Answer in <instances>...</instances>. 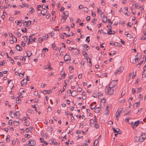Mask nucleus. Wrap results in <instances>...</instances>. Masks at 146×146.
<instances>
[{
    "mask_svg": "<svg viewBox=\"0 0 146 146\" xmlns=\"http://www.w3.org/2000/svg\"><path fill=\"white\" fill-rule=\"evenodd\" d=\"M114 82V81H112L110 84L109 86H106L105 88V92L106 94L108 95H112L114 93L113 89L112 88L111 84L113 83Z\"/></svg>",
    "mask_w": 146,
    "mask_h": 146,
    "instance_id": "f257e3e1",
    "label": "nucleus"
},
{
    "mask_svg": "<svg viewBox=\"0 0 146 146\" xmlns=\"http://www.w3.org/2000/svg\"><path fill=\"white\" fill-rule=\"evenodd\" d=\"M143 135H142L139 137H135L136 141H137L139 142H141L143 141L146 138L145 137H143Z\"/></svg>",
    "mask_w": 146,
    "mask_h": 146,
    "instance_id": "f03ea898",
    "label": "nucleus"
},
{
    "mask_svg": "<svg viewBox=\"0 0 146 146\" xmlns=\"http://www.w3.org/2000/svg\"><path fill=\"white\" fill-rule=\"evenodd\" d=\"M124 111L122 108H120L116 113V116L117 117H119L120 114L123 113Z\"/></svg>",
    "mask_w": 146,
    "mask_h": 146,
    "instance_id": "7ed1b4c3",
    "label": "nucleus"
},
{
    "mask_svg": "<svg viewBox=\"0 0 146 146\" xmlns=\"http://www.w3.org/2000/svg\"><path fill=\"white\" fill-rule=\"evenodd\" d=\"M141 57V55L139 53H138L136 56L135 58V61H133V64H135L139 61V59H140Z\"/></svg>",
    "mask_w": 146,
    "mask_h": 146,
    "instance_id": "20e7f679",
    "label": "nucleus"
},
{
    "mask_svg": "<svg viewBox=\"0 0 146 146\" xmlns=\"http://www.w3.org/2000/svg\"><path fill=\"white\" fill-rule=\"evenodd\" d=\"M64 61L67 62V63H69L70 62V56L67 54H66L64 57Z\"/></svg>",
    "mask_w": 146,
    "mask_h": 146,
    "instance_id": "39448f33",
    "label": "nucleus"
},
{
    "mask_svg": "<svg viewBox=\"0 0 146 146\" xmlns=\"http://www.w3.org/2000/svg\"><path fill=\"white\" fill-rule=\"evenodd\" d=\"M36 144V141L33 139H30L29 142V145L30 146H34Z\"/></svg>",
    "mask_w": 146,
    "mask_h": 146,
    "instance_id": "423d86ee",
    "label": "nucleus"
},
{
    "mask_svg": "<svg viewBox=\"0 0 146 146\" xmlns=\"http://www.w3.org/2000/svg\"><path fill=\"white\" fill-rule=\"evenodd\" d=\"M68 16V15H66V14L65 13H63V15L62 16V21H63V22L65 21L66 20V19L67 18Z\"/></svg>",
    "mask_w": 146,
    "mask_h": 146,
    "instance_id": "0eeeda50",
    "label": "nucleus"
},
{
    "mask_svg": "<svg viewBox=\"0 0 146 146\" xmlns=\"http://www.w3.org/2000/svg\"><path fill=\"white\" fill-rule=\"evenodd\" d=\"M124 69V67L123 66H121L117 70H116L115 74L117 73L119 74L121 72H122Z\"/></svg>",
    "mask_w": 146,
    "mask_h": 146,
    "instance_id": "6e6552de",
    "label": "nucleus"
},
{
    "mask_svg": "<svg viewBox=\"0 0 146 146\" xmlns=\"http://www.w3.org/2000/svg\"><path fill=\"white\" fill-rule=\"evenodd\" d=\"M90 106L91 107L90 108L92 110L96 106V102H94L90 105Z\"/></svg>",
    "mask_w": 146,
    "mask_h": 146,
    "instance_id": "1a4fd4ad",
    "label": "nucleus"
},
{
    "mask_svg": "<svg viewBox=\"0 0 146 146\" xmlns=\"http://www.w3.org/2000/svg\"><path fill=\"white\" fill-rule=\"evenodd\" d=\"M113 129L114 133H117V134H121L119 132L120 131V130L119 129L116 128V129H115L114 128H113Z\"/></svg>",
    "mask_w": 146,
    "mask_h": 146,
    "instance_id": "9d476101",
    "label": "nucleus"
},
{
    "mask_svg": "<svg viewBox=\"0 0 146 146\" xmlns=\"http://www.w3.org/2000/svg\"><path fill=\"white\" fill-rule=\"evenodd\" d=\"M27 83V81L23 79L21 82V85L22 86H23L25 85Z\"/></svg>",
    "mask_w": 146,
    "mask_h": 146,
    "instance_id": "9b49d317",
    "label": "nucleus"
},
{
    "mask_svg": "<svg viewBox=\"0 0 146 146\" xmlns=\"http://www.w3.org/2000/svg\"><path fill=\"white\" fill-rule=\"evenodd\" d=\"M16 48L19 51H21L22 50V48L21 47L19 44H17L16 46Z\"/></svg>",
    "mask_w": 146,
    "mask_h": 146,
    "instance_id": "f8f14e48",
    "label": "nucleus"
},
{
    "mask_svg": "<svg viewBox=\"0 0 146 146\" xmlns=\"http://www.w3.org/2000/svg\"><path fill=\"white\" fill-rule=\"evenodd\" d=\"M47 12V10L46 9H44L41 11V13L43 15H45Z\"/></svg>",
    "mask_w": 146,
    "mask_h": 146,
    "instance_id": "ddd939ff",
    "label": "nucleus"
},
{
    "mask_svg": "<svg viewBox=\"0 0 146 146\" xmlns=\"http://www.w3.org/2000/svg\"><path fill=\"white\" fill-rule=\"evenodd\" d=\"M100 110V108L99 107L96 108L94 109V111L96 113H98Z\"/></svg>",
    "mask_w": 146,
    "mask_h": 146,
    "instance_id": "4468645a",
    "label": "nucleus"
},
{
    "mask_svg": "<svg viewBox=\"0 0 146 146\" xmlns=\"http://www.w3.org/2000/svg\"><path fill=\"white\" fill-rule=\"evenodd\" d=\"M72 93V94L71 96L73 97H75L77 95V92L76 91H73Z\"/></svg>",
    "mask_w": 146,
    "mask_h": 146,
    "instance_id": "2eb2a0df",
    "label": "nucleus"
},
{
    "mask_svg": "<svg viewBox=\"0 0 146 146\" xmlns=\"http://www.w3.org/2000/svg\"><path fill=\"white\" fill-rule=\"evenodd\" d=\"M51 92L50 90H44L43 91V93L44 94L47 93L49 94L50 93H51Z\"/></svg>",
    "mask_w": 146,
    "mask_h": 146,
    "instance_id": "dca6fc26",
    "label": "nucleus"
},
{
    "mask_svg": "<svg viewBox=\"0 0 146 146\" xmlns=\"http://www.w3.org/2000/svg\"><path fill=\"white\" fill-rule=\"evenodd\" d=\"M9 114L12 117H15V114L13 113L12 111H10Z\"/></svg>",
    "mask_w": 146,
    "mask_h": 146,
    "instance_id": "f3484780",
    "label": "nucleus"
},
{
    "mask_svg": "<svg viewBox=\"0 0 146 146\" xmlns=\"http://www.w3.org/2000/svg\"><path fill=\"white\" fill-rule=\"evenodd\" d=\"M27 56L29 57L32 54L31 51L29 50L27 51Z\"/></svg>",
    "mask_w": 146,
    "mask_h": 146,
    "instance_id": "a211bd4d",
    "label": "nucleus"
},
{
    "mask_svg": "<svg viewBox=\"0 0 146 146\" xmlns=\"http://www.w3.org/2000/svg\"><path fill=\"white\" fill-rule=\"evenodd\" d=\"M21 102V100L19 98V97H18L16 100V103L19 104Z\"/></svg>",
    "mask_w": 146,
    "mask_h": 146,
    "instance_id": "6ab92c4d",
    "label": "nucleus"
},
{
    "mask_svg": "<svg viewBox=\"0 0 146 146\" xmlns=\"http://www.w3.org/2000/svg\"><path fill=\"white\" fill-rule=\"evenodd\" d=\"M25 23H26V25L27 26H29L31 24V21H25Z\"/></svg>",
    "mask_w": 146,
    "mask_h": 146,
    "instance_id": "aec40b11",
    "label": "nucleus"
},
{
    "mask_svg": "<svg viewBox=\"0 0 146 146\" xmlns=\"http://www.w3.org/2000/svg\"><path fill=\"white\" fill-rule=\"evenodd\" d=\"M134 5L135 6V8L136 9H138L139 8H140L141 7H140V5L138 4V5H137V3H135L134 4Z\"/></svg>",
    "mask_w": 146,
    "mask_h": 146,
    "instance_id": "412c9836",
    "label": "nucleus"
},
{
    "mask_svg": "<svg viewBox=\"0 0 146 146\" xmlns=\"http://www.w3.org/2000/svg\"><path fill=\"white\" fill-rule=\"evenodd\" d=\"M13 124L14 125L17 126L19 125V123L18 121H15L13 122Z\"/></svg>",
    "mask_w": 146,
    "mask_h": 146,
    "instance_id": "4be33fe9",
    "label": "nucleus"
},
{
    "mask_svg": "<svg viewBox=\"0 0 146 146\" xmlns=\"http://www.w3.org/2000/svg\"><path fill=\"white\" fill-rule=\"evenodd\" d=\"M114 45L115 46L121 47L122 45L120 43H119L117 42H115L114 43Z\"/></svg>",
    "mask_w": 146,
    "mask_h": 146,
    "instance_id": "5701e85b",
    "label": "nucleus"
},
{
    "mask_svg": "<svg viewBox=\"0 0 146 146\" xmlns=\"http://www.w3.org/2000/svg\"><path fill=\"white\" fill-rule=\"evenodd\" d=\"M140 123V122L139 121H137L135 122L134 125L137 126Z\"/></svg>",
    "mask_w": 146,
    "mask_h": 146,
    "instance_id": "b1692460",
    "label": "nucleus"
},
{
    "mask_svg": "<svg viewBox=\"0 0 146 146\" xmlns=\"http://www.w3.org/2000/svg\"><path fill=\"white\" fill-rule=\"evenodd\" d=\"M108 34L109 35H111V34H114V33H112V30L111 29H110V31H108Z\"/></svg>",
    "mask_w": 146,
    "mask_h": 146,
    "instance_id": "393cba45",
    "label": "nucleus"
},
{
    "mask_svg": "<svg viewBox=\"0 0 146 146\" xmlns=\"http://www.w3.org/2000/svg\"><path fill=\"white\" fill-rule=\"evenodd\" d=\"M84 12H87L88 11V9L86 7H83L82 9Z\"/></svg>",
    "mask_w": 146,
    "mask_h": 146,
    "instance_id": "a878e982",
    "label": "nucleus"
},
{
    "mask_svg": "<svg viewBox=\"0 0 146 146\" xmlns=\"http://www.w3.org/2000/svg\"><path fill=\"white\" fill-rule=\"evenodd\" d=\"M94 121L93 119H90V126L92 124H93L94 123Z\"/></svg>",
    "mask_w": 146,
    "mask_h": 146,
    "instance_id": "bb28decb",
    "label": "nucleus"
},
{
    "mask_svg": "<svg viewBox=\"0 0 146 146\" xmlns=\"http://www.w3.org/2000/svg\"><path fill=\"white\" fill-rule=\"evenodd\" d=\"M117 80H116L115 81H114V82L112 84H111V86H112V87H114V86L116 85V84L117 83Z\"/></svg>",
    "mask_w": 146,
    "mask_h": 146,
    "instance_id": "cd10ccee",
    "label": "nucleus"
},
{
    "mask_svg": "<svg viewBox=\"0 0 146 146\" xmlns=\"http://www.w3.org/2000/svg\"><path fill=\"white\" fill-rule=\"evenodd\" d=\"M29 124H30L29 122L28 121H27L24 123V125H26L27 126H28L29 125Z\"/></svg>",
    "mask_w": 146,
    "mask_h": 146,
    "instance_id": "c85d7f7f",
    "label": "nucleus"
},
{
    "mask_svg": "<svg viewBox=\"0 0 146 146\" xmlns=\"http://www.w3.org/2000/svg\"><path fill=\"white\" fill-rule=\"evenodd\" d=\"M10 136L9 135H7V137L6 138V140L7 142H9L10 141Z\"/></svg>",
    "mask_w": 146,
    "mask_h": 146,
    "instance_id": "c756f323",
    "label": "nucleus"
},
{
    "mask_svg": "<svg viewBox=\"0 0 146 146\" xmlns=\"http://www.w3.org/2000/svg\"><path fill=\"white\" fill-rule=\"evenodd\" d=\"M48 38V35H46V36H43V37L42 38L43 39V40L45 39V40H46Z\"/></svg>",
    "mask_w": 146,
    "mask_h": 146,
    "instance_id": "7c9ffc66",
    "label": "nucleus"
},
{
    "mask_svg": "<svg viewBox=\"0 0 146 146\" xmlns=\"http://www.w3.org/2000/svg\"><path fill=\"white\" fill-rule=\"evenodd\" d=\"M48 49L46 48H43L42 50V51L43 52H46L47 51H48Z\"/></svg>",
    "mask_w": 146,
    "mask_h": 146,
    "instance_id": "2f4dec72",
    "label": "nucleus"
},
{
    "mask_svg": "<svg viewBox=\"0 0 146 146\" xmlns=\"http://www.w3.org/2000/svg\"><path fill=\"white\" fill-rule=\"evenodd\" d=\"M84 47L85 48L86 50H88V48H87L88 47V45L87 44H85L84 45Z\"/></svg>",
    "mask_w": 146,
    "mask_h": 146,
    "instance_id": "473e14b6",
    "label": "nucleus"
},
{
    "mask_svg": "<svg viewBox=\"0 0 146 146\" xmlns=\"http://www.w3.org/2000/svg\"><path fill=\"white\" fill-rule=\"evenodd\" d=\"M32 129V127L30 126L29 128H27L26 130H28V131H27V132H28L29 131H31Z\"/></svg>",
    "mask_w": 146,
    "mask_h": 146,
    "instance_id": "72a5a7b5",
    "label": "nucleus"
},
{
    "mask_svg": "<svg viewBox=\"0 0 146 146\" xmlns=\"http://www.w3.org/2000/svg\"><path fill=\"white\" fill-rule=\"evenodd\" d=\"M146 39V35H144L141 38V39L142 40H145Z\"/></svg>",
    "mask_w": 146,
    "mask_h": 146,
    "instance_id": "f704fd0d",
    "label": "nucleus"
},
{
    "mask_svg": "<svg viewBox=\"0 0 146 146\" xmlns=\"http://www.w3.org/2000/svg\"><path fill=\"white\" fill-rule=\"evenodd\" d=\"M31 10L30 11V12L31 13H33L35 11L34 10L32 7H31Z\"/></svg>",
    "mask_w": 146,
    "mask_h": 146,
    "instance_id": "c9c22d12",
    "label": "nucleus"
},
{
    "mask_svg": "<svg viewBox=\"0 0 146 146\" xmlns=\"http://www.w3.org/2000/svg\"><path fill=\"white\" fill-rule=\"evenodd\" d=\"M141 89H142V88L141 87H139V88H138L137 91V93H139L141 91Z\"/></svg>",
    "mask_w": 146,
    "mask_h": 146,
    "instance_id": "e433bc0d",
    "label": "nucleus"
},
{
    "mask_svg": "<svg viewBox=\"0 0 146 146\" xmlns=\"http://www.w3.org/2000/svg\"><path fill=\"white\" fill-rule=\"evenodd\" d=\"M126 35H127V37H129L130 38H132V35L130 34L127 33V34H125Z\"/></svg>",
    "mask_w": 146,
    "mask_h": 146,
    "instance_id": "4c0bfd02",
    "label": "nucleus"
},
{
    "mask_svg": "<svg viewBox=\"0 0 146 146\" xmlns=\"http://www.w3.org/2000/svg\"><path fill=\"white\" fill-rule=\"evenodd\" d=\"M71 33H72V35H70V34L69 35H66V37L67 38H68L69 36H73L74 35V34L72 32H71Z\"/></svg>",
    "mask_w": 146,
    "mask_h": 146,
    "instance_id": "58836bf2",
    "label": "nucleus"
},
{
    "mask_svg": "<svg viewBox=\"0 0 146 146\" xmlns=\"http://www.w3.org/2000/svg\"><path fill=\"white\" fill-rule=\"evenodd\" d=\"M64 82H65V85L63 87V89H64V90H65V89L66 88V86H67L66 83L65 82V81H64Z\"/></svg>",
    "mask_w": 146,
    "mask_h": 146,
    "instance_id": "ea45409f",
    "label": "nucleus"
},
{
    "mask_svg": "<svg viewBox=\"0 0 146 146\" xmlns=\"http://www.w3.org/2000/svg\"><path fill=\"white\" fill-rule=\"evenodd\" d=\"M15 116L16 115V116L17 117H19L20 115L18 111L17 112L15 113Z\"/></svg>",
    "mask_w": 146,
    "mask_h": 146,
    "instance_id": "a19ab883",
    "label": "nucleus"
},
{
    "mask_svg": "<svg viewBox=\"0 0 146 146\" xmlns=\"http://www.w3.org/2000/svg\"><path fill=\"white\" fill-rule=\"evenodd\" d=\"M86 40L88 41L87 42L88 43L90 41V37L89 36H87L86 38Z\"/></svg>",
    "mask_w": 146,
    "mask_h": 146,
    "instance_id": "79ce46f5",
    "label": "nucleus"
},
{
    "mask_svg": "<svg viewBox=\"0 0 146 146\" xmlns=\"http://www.w3.org/2000/svg\"><path fill=\"white\" fill-rule=\"evenodd\" d=\"M101 102H102L103 103H104L106 102V100L104 99V98L101 99Z\"/></svg>",
    "mask_w": 146,
    "mask_h": 146,
    "instance_id": "37998d69",
    "label": "nucleus"
},
{
    "mask_svg": "<svg viewBox=\"0 0 146 146\" xmlns=\"http://www.w3.org/2000/svg\"><path fill=\"white\" fill-rule=\"evenodd\" d=\"M24 29H22V31L23 33H26L27 31V29L26 28H24Z\"/></svg>",
    "mask_w": 146,
    "mask_h": 146,
    "instance_id": "c03bdc74",
    "label": "nucleus"
},
{
    "mask_svg": "<svg viewBox=\"0 0 146 146\" xmlns=\"http://www.w3.org/2000/svg\"><path fill=\"white\" fill-rule=\"evenodd\" d=\"M52 48L54 49L55 47H56L55 44L54 43H53L52 44Z\"/></svg>",
    "mask_w": 146,
    "mask_h": 146,
    "instance_id": "a18cd8bd",
    "label": "nucleus"
},
{
    "mask_svg": "<svg viewBox=\"0 0 146 146\" xmlns=\"http://www.w3.org/2000/svg\"><path fill=\"white\" fill-rule=\"evenodd\" d=\"M41 7V5H38L37 7V10L40 11V8Z\"/></svg>",
    "mask_w": 146,
    "mask_h": 146,
    "instance_id": "49530a36",
    "label": "nucleus"
},
{
    "mask_svg": "<svg viewBox=\"0 0 146 146\" xmlns=\"http://www.w3.org/2000/svg\"><path fill=\"white\" fill-rule=\"evenodd\" d=\"M22 21V20H21V21H18L17 23V25L19 26H21V25H20V23L21 22V21Z\"/></svg>",
    "mask_w": 146,
    "mask_h": 146,
    "instance_id": "de8ad7c7",
    "label": "nucleus"
},
{
    "mask_svg": "<svg viewBox=\"0 0 146 146\" xmlns=\"http://www.w3.org/2000/svg\"><path fill=\"white\" fill-rule=\"evenodd\" d=\"M17 35H18V37H20L21 36V35L19 32L17 31Z\"/></svg>",
    "mask_w": 146,
    "mask_h": 146,
    "instance_id": "09e8293b",
    "label": "nucleus"
},
{
    "mask_svg": "<svg viewBox=\"0 0 146 146\" xmlns=\"http://www.w3.org/2000/svg\"><path fill=\"white\" fill-rule=\"evenodd\" d=\"M38 40H39V42L40 43L43 40V39L42 38H39Z\"/></svg>",
    "mask_w": 146,
    "mask_h": 146,
    "instance_id": "8fccbe9b",
    "label": "nucleus"
},
{
    "mask_svg": "<svg viewBox=\"0 0 146 146\" xmlns=\"http://www.w3.org/2000/svg\"><path fill=\"white\" fill-rule=\"evenodd\" d=\"M77 90L79 92H81L82 90V89L80 88H78L77 89Z\"/></svg>",
    "mask_w": 146,
    "mask_h": 146,
    "instance_id": "3c124183",
    "label": "nucleus"
},
{
    "mask_svg": "<svg viewBox=\"0 0 146 146\" xmlns=\"http://www.w3.org/2000/svg\"><path fill=\"white\" fill-rule=\"evenodd\" d=\"M46 85V84H45V83H42V84L41 85V86H42V88H43L44 87H45Z\"/></svg>",
    "mask_w": 146,
    "mask_h": 146,
    "instance_id": "603ef678",
    "label": "nucleus"
},
{
    "mask_svg": "<svg viewBox=\"0 0 146 146\" xmlns=\"http://www.w3.org/2000/svg\"><path fill=\"white\" fill-rule=\"evenodd\" d=\"M54 140L52 139H50V144H52L53 143H54Z\"/></svg>",
    "mask_w": 146,
    "mask_h": 146,
    "instance_id": "864d4df0",
    "label": "nucleus"
},
{
    "mask_svg": "<svg viewBox=\"0 0 146 146\" xmlns=\"http://www.w3.org/2000/svg\"><path fill=\"white\" fill-rule=\"evenodd\" d=\"M64 8L62 6L61 8L60 9H59V10H60L61 11H64Z\"/></svg>",
    "mask_w": 146,
    "mask_h": 146,
    "instance_id": "5fc2aeb1",
    "label": "nucleus"
},
{
    "mask_svg": "<svg viewBox=\"0 0 146 146\" xmlns=\"http://www.w3.org/2000/svg\"><path fill=\"white\" fill-rule=\"evenodd\" d=\"M25 45V43L23 42V41L22 42V43L21 44V46L23 47H24Z\"/></svg>",
    "mask_w": 146,
    "mask_h": 146,
    "instance_id": "6e6d98bb",
    "label": "nucleus"
},
{
    "mask_svg": "<svg viewBox=\"0 0 146 146\" xmlns=\"http://www.w3.org/2000/svg\"><path fill=\"white\" fill-rule=\"evenodd\" d=\"M62 48H61L59 50V52L60 53H62L64 52V50H63V49H62Z\"/></svg>",
    "mask_w": 146,
    "mask_h": 146,
    "instance_id": "4d7b16f0",
    "label": "nucleus"
},
{
    "mask_svg": "<svg viewBox=\"0 0 146 146\" xmlns=\"http://www.w3.org/2000/svg\"><path fill=\"white\" fill-rule=\"evenodd\" d=\"M97 12H98L99 14H101L102 13L101 11L98 8V9Z\"/></svg>",
    "mask_w": 146,
    "mask_h": 146,
    "instance_id": "13d9d810",
    "label": "nucleus"
},
{
    "mask_svg": "<svg viewBox=\"0 0 146 146\" xmlns=\"http://www.w3.org/2000/svg\"><path fill=\"white\" fill-rule=\"evenodd\" d=\"M90 18V16H88L86 17V19L87 21H89Z\"/></svg>",
    "mask_w": 146,
    "mask_h": 146,
    "instance_id": "bf43d9fd",
    "label": "nucleus"
},
{
    "mask_svg": "<svg viewBox=\"0 0 146 146\" xmlns=\"http://www.w3.org/2000/svg\"><path fill=\"white\" fill-rule=\"evenodd\" d=\"M41 7L43 10L45 9V8L46 7V5H45L43 4Z\"/></svg>",
    "mask_w": 146,
    "mask_h": 146,
    "instance_id": "052dcab7",
    "label": "nucleus"
},
{
    "mask_svg": "<svg viewBox=\"0 0 146 146\" xmlns=\"http://www.w3.org/2000/svg\"><path fill=\"white\" fill-rule=\"evenodd\" d=\"M101 4L102 5H104L105 4V2L103 0H102L101 1Z\"/></svg>",
    "mask_w": 146,
    "mask_h": 146,
    "instance_id": "680f3d73",
    "label": "nucleus"
},
{
    "mask_svg": "<svg viewBox=\"0 0 146 146\" xmlns=\"http://www.w3.org/2000/svg\"><path fill=\"white\" fill-rule=\"evenodd\" d=\"M107 21V18H105L102 21L104 23H106Z\"/></svg>",
    "mask_w": 146,
    "mask_h": 146,
    "instance_id": "e2e57ef3",
    "label": "nucleus"
},
{
    "mask_svg": "<svg viewBox=\"0 0 146 146\" xmlns=\"http://www.w3.org/2000/svg\"><path fill=\"white\" fill-rule=\"evenodd\" d=\"M82 54H83L84 55V56L85 57V55L86 54H87V53L86 52L84 51V50H83L82 51Z\"/></svg>",
    "mask_w": 146,
    "mask_h": 146,
    "instance_id": "0e129e2a",
    "label": "nucleus"
},
{
    "mask_svg": "<svg viewBox=\"0 0 146 146\" xmlns=\"http://www.w3.org/2000/svg\"><path fill=\"white\" fill-rule=\"evenodd\" d=\"M108 23H111V25L112 24V23L111 22V20H110V19H108Z\"/></svg>",
    "mask_w": 146,
    "mask_h": 146,
    "instance_id": "69168bd1",
    "label": "nucleus"
},
{
    "mask_svg": "<svg viewBox=\"0 0 146 146\" xmlns=\"http://www.w3.org/2000/svg\"><path fill=\"white\" fill-rule=\"evenodd\" d=\"M94 127L95 128L97 129L99 127V126L97 124H95V125Z\"/></svg>",
    "mask_w": 146,
    "mask_h": 146,
    "instance_id": "338daca9",
    "label": "nucleus"
},
{
    "mask_svg": "<svg viewBox=\"0 0 146 146\" xmlns=\"http://www.w3.org/2000/svg\"><path fill=\"white\" fill-rule=\"evenodd\" d=\"M135 105L136 106V107H137V106H139V104L138 102H136L135 104Z\"/></svg>",
    "mask_w": 146,
    "mask_h": 146,
    "instance_id": "774afa93",
    "label": "nucleus"
}]
</instances>
